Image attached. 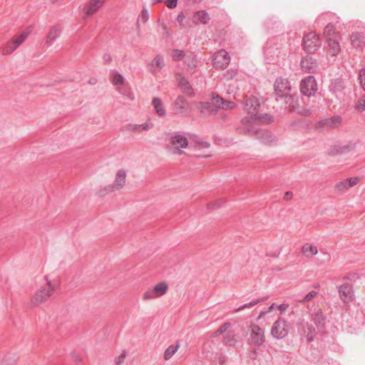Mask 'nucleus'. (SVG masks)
<instances>
[{"instance_id":"obj_45","label":"nucleus","mask_w":365,"mask_h":365,"mask_svg":"<svg viewBox=\"0 0 365 365\" xmlns=\"http://www.w3.org/2000/svg\"><path fill=\"white\" fill-rule=\"evenodd\" d=\"M225 361H226V358L223 354H222V353L217 354L215 359V362L216 364H218L219 365H224L225 363Z\"/></svg>"},{"instance_id":"obj_14","label":"nucleus","mask_w":365,"mask_h":365,"mask_svg":"<svg viewBox=\"0 0 365 365\" xmlns=\"http://www.w3.org/2000/svg\"><path fill=\"white\" fill-rule=\"evenodd\" d=\"M190 108V103L183 96H178L173 103L172 110L175 114L183 115Z\"/></svg>"},{"instance_id":"obj_40","label":"nucleus","mask_w":365,"mask_h":365,"mask_svg":"<svg viewBox=\"0 0 365 365\" xmlns=\"http://www.w3.org/2000/svg\"><path fill=\"white\" fill-rule=\"evenodd\" d=\"M112 81L114 85H117V86L123 85L124 83V78L120 73H115L113 74Z\"/></svg>"},{"instance_id":"obj_54","label":"nucleus","mask_w":365,"mask_h":365,"mask_svg":"<svg viewBox=\"0 0 365 365\" xmlns=\"http://www.w3.org/2000/svg\"><path fill=\"white\" fill-rule=\"evenodd\" d=\"M279 312H280V314H284L285 312V311L288 309L289 307V304H280L277 306Z\"/></svg>"},{"instance_id":"obj_18","label":"nucleus","mask_w":365,"mask_h":365,"mask_svg":"<svg viewBox=\"0 0 365 365\" xmlns=\"http://www.w3.org/2000/svg\"><path fill=\"white\" fill-rule=\"evenodd\" d=\"M344 88V81L340 78L332 80L329 86V91L336 96L342 93Z\"/></svg>"},{"instance_id":"obj_10","label":"nucleus","mask_w":365,"mask_h":365,"mask_svg":"<svg viewBox=\"0 0 365 365\" xmlns=\"http://www.w3.org/2000/svg\"><path fill=\"white\" fill-rule=\"evenodd\" d=\"M245 109L250 114H258L261 107L259 99L253 95H246L243 100Z\"/></svg>"},{"instance_id":"obj_49","label":"nucleus","mask_w":365,"mask_h":365,"mask_svg":"<svg viewBox=\"0 0 365 365\" xmlns=\"http://www.w3.org/2000/svg\"><path fill=\"white\" fill-rule=\"evenodd\" d=\"M317 292L316 291H311L309 293H307L304 299H302L303 302H307L310 301L313 297H314L317 295Z\"/></svg>"},{"instance_id":"obj_35","label":"nucleus","mask_w":365,"mask_h":365,"mask_svg":"<svg viewBox=\"0 0 365 365\" xmlns=\"http://www.w3.org/2000/svg\"><path fill=\"white\" fill-rule=\"evenodd\" d=\"M185 56V53L180 49H173L172 51V58L174 61L182 60Z\"/></svg>"},{"instance_id":"obj_59","label":"nucleus","mask_w":365,"mask_h":365,"mask_svg":"<svg viewBox=\"0 0 365 365\" xmlns=\"http://www.w3.org/2000/svg\"><path fill=\"white\" fill-rule=\"evenodd\" d=\"M185 18V16L184 14H182V12H181L177 17V21L181 24L183 21V19Z\"/></svg>"},{"instance_id":"obj_39","label":"nucleus","mask_w":365,"mask_h":365,"mask_svg":"<svg viewBox=\"0 0 365 365\" xmlns=\"http://www.w3.org/2000/svg\"><path fill=\"white\" fill-rule=\"evenodd\" d=\"M302 252L303 253H307V252H310L312 253V255H316L318 253V249H317V246L309 245L307 244L302 247Z\"/></svg>"},{"instance_id":"obj_52","label":"nucleus","mask_w":365,"mask_h":365,"mask_svg":"<svg viewBox=\"0 0 365 365\" xmlns=\"http://www.w3.org/2000/svg\"><path fill=\"white\" fill-rule=\"evenodd\" d=\"M309 329V333L307 335V341H311L314 339L315 336V330L314 329H312V327H308Z\"/></svg>"},{"instance_id":"obj_32","label":"nucleus","mask_w":365,"mask_h":365,"mask_svg":"<svg viewBox=\"0 0 365 365\" xmlns=\"http://www.w3.org/2000/svg\"><path fill=\"white\" fill-rule=\"evenodd\" d=\"M238 74V71L235 68L227 70L223 73V79L225 81H230L235 78Z\"/></svg>"},{"instance_id":"obj_20","label":"nucleus","mask_w":365,"mask_h":365,"mask_svg":"<svg viewBox=\"0 0 365 365\" xmlns=\"http://www.w3.org/2000/svg\"><path fill=\"white\" fill-rule=\"evenodd\" d=\"M285 103L289 109L296 110L299 107V96L296 93L290 92L284 96Z\"/></svg>"},{"instance_id":"obj_4","label":"nucleus","mask_w":365,"mask_h":365,"mask_svg":"<svg viewBox=\"0 0 365 365\" xmlns=\"http://www.w3.org/2000/svg\"><path fill=\"white\" fill-rule=\"evenodd\" d=\"M320 46L321 41L316 33L311 32L304 36L302 46L307 53H314L319 48Z\"/></svg>"},{"instance_id":"obj_7","label":"nucleus","mask_w":365,"mask_h":365,"mask_svg":"<svg viewBox=\"0 0 365 365\" xmlns=\"http://www.w3.org/2000/svg\"><path fill=\"white\" fill-rule=\"evenodd\" d=\"M338 292L339 298L344 303H349L355 298L354 287L350 283L345 282L339 286Z\"/></svg>"},{"instance_id":"obj_3","label":"nucleus","mask_w":365,"mask_h":365,"mask_svg":"<svg viewBox=\"0 0 365 365\" xmlns=\"http://www.w3.org/2000/svg\"><path fill=\"white\" fill-rule=\"evenodd\" d=\"M289 329L290 324L287 321L279 318L273 323L271 334L275 339H282L288 335Z\"/></svg>"},{"instance_id":"obj_51","label":"nucleus","mask_w":365,"mask_h":365,"mask_svg":"<svg viewBox=\"0 0 365 365\" xmlns=\"http://www.w3.org/2000/svg\"><path fill=\"white\" fill-rule=\"evenodd\" d=\"M165 4L169 9H175L178 5V0H167Z\"/></svg>"},{"instance_id":"obj_41","label":"nucleus","mask_w":365,"mask_h":365,"mask_svg":"<svg viewBox=\"0 0 365 365\" xmlns=\"http://www.w3.org/2000/svg\"><path fill=\"white\" fill-rule=\"evenodd\" d=\"M211 102L215 104L218 110L220 108L221 104L225 103V100L218 95H213Z\"/></svg>"},{"instance_id":"obj_53","label":"nucleus","mask_w":365,"mask_h":365,"mask_svg":"<svg viewBox=\"0 0 365 365\" xmlns=\"http://www.w3.org/2000/svg\"><path fill=\"white\" fill-rule=\"evenodd\" d=\"M103 60L104 64L108 65V64H110L111 63L112 57H111V56L109 53H106L103 56Z\"/></svg>"},{"instance_id":"obj_28","label":"nucleus","mask_w":365,"mask_h":365,"mask_svg":"<svg viewBox=\"0 0 365 365\" xmlns=\"http://www.w3.org/2000/svg\"><path fill=\"white\" fill-rule=\"evenodd\" d=\"M168 288V284L165 282H161L157 284L153 289L158 297H161L167 292Z\"/></svg>"},{"instance_id":"obj_17","label":"nucleus","mask_w":365,"mask_h":365,"mask_svg":"<svg viewBox=\"0 0 365 365\" xmlns=\"http://www.w3.org/2000/svg\"><path fill=\"white\" fill-rule=\"evenodd\" d=\"M62 30L59 25L51 26L47 34L45 43L51 46L61 34Z\"/></svg>"},{"instance_id":"obj_12","label":"nucleus","mask_w":365,"mask_h":365,"mask_svg":"<svg viewBox=\"0 0 365 365\" xmlns=\"http://www.w3.org/2000/svg\"><path fill=\"white\" fill-rule=\"evenodd\" d=\"M29 32H22L16 39L8 42L2 48V53L7 55L15 51L27 38Z\"/></svg>"},{"instance_id":"obj_42","label":"nucleus","mask_w":365,"mask_h":365,"mask_svg":"<svg viewBox=\"0 0 365 365\" xmlns=\"http://www.w3.org/2000/svg\"><path fill=\"white\" fill-rule=\"evenodd\" d=\"M156 297H158V295L155 294V292H153V289H148L147 290L143 297V299L144 300H149V299H153Z\"/></svg>"},{"instance_id":"obj_60","label":"nucleus","mask_w":365,"mask_h":365,"mask_svg":"<svg viewBox=\"0 0 365 365\" xmlns=\"http://www.w3.org/2000/svg\"><path fill=\"white\" fill-rule=\"evenodd\" d=\"M72 357L73 358L75 361L79 362L81 361V358L80 357V356L76 355L75 354L72 355Z\"/></svg>"},{"instance_id":"obj_15","label":"nucleus","mask_w":365,"mask_h":365,"mask_svg":"<svg viewBox=\"0 0 365 365\" xmlns=\"http://www.w3.org/2000/svg\"><path fill=\"white\" fill-rule=\"evenodd\" d=\"M250 340L256 346H261L264 342V330L257 324L251 326Z\"/></svg>"},{"instance_id":"obj_43","label":"nucleus","mask_w":365,"mask_h":365,"mask_svg":"<svg viewBox=\"0 0 365 365\" xmlns=\"http://www.w3.org/2000/svg\"><path fill=\"white\" fill-rule=\"evenodd\" d=\"M359 84L360 87L365 91V68H361L359 71Z\"/></svg>"},{"instance_id":"obj_44","label":"nucleus","mask_w":365,"mask_h":365,"mask_svg":"<svg viewBox=\"0 0 365 365\" xmlns=\"http://www.w3.org/2000/svg\"><path fill=\"white\" fill-rule=\"evenodd\" d=\"M231 326V323L230 322H225L216 331H215V334L216 335H220V334H225L226 333V331L227 329Z\"/></svg>"},{"instance_id":"obj_38","label":"nucleus","mask_w":365,"mask_h":365,"mask_svg":"<svg viewBox=\"0 0 365 365\" xmlns=\"http://www.w3.org/2000/svg\"><path fill=\"white\" fill-rule=\"evenodd\" d=\"M262 300V299H257L253 300L249 303L245 304L242 305L241 307H238L237 309H236L235 312H238L242 311L246 308L252 307L255 305H256L257 304H258L259 302H260Z\"/></svg>"},{"instance_id":"obj_62","label":"nucleus","mask_w":365,"mask_h":365,"mask_svg":"<svg viewBox=\"0 0 365 365\" xmlns=\"http://www.w3.org/2000/svg\"><path fill=\"white\" fill-rule=\"evenodd\" d=\"M200 143L202 145V148H207L210 147V143H207V142H203L202 141V142H200Z\"/></svg>"},{"instance_id":"obj_64","label":"nucleus","mask_w":365,"mask_h":365,"mask_svg":"<svg viewBox=\"0 0 365 365\" xmlns=\"http://www.w3.org/2000/svg\"><path fill=\"white\" fill-rule=\"evenodd\" d=\"M63 1V0H53L52 2L53 4H59L60 3H61Z\"/></svg>"},{"instance_id":"obj_25","label":"nucleus","mask_w":365,"mask_h":365,"mask_svg":"<svg viewBox=\"0 0 365 365\" xmlns=\"http://www.w3.org/2000/svg\"><path fill=\"white\" fill-rule=\"evenodd\" d=\"M152 105L153 106L158 116L165 117L166 115L165 109L164 108L163 101L160 98L154 97L152 101Z\"/></svg>"},{"instance_id":"obj_56","label":"nucleus","mask_w":365,"mask_h":365,"mask_svg":"<svg viewBox=\"0 0 365 365\" xmlns=\"http://www.w3.org/2000/svg\"><path fill=\"white\" fill-rule=\"evenodd\" d=\"M299 113L304 116H309L312 113V110L310 109H303L299 111Z\"/></svg>"},{"instance_id":"obj_29","label":"nucleus","mask_w":365,"mask_h":365,"mask_svg":"<svg viewBox=\"0 0 365 365\" xmlns=\"http://www.w3.org/2000/svg\"><path fill=\"white\" fill-rule=\"evenodd\" d=\"M150 66L154 70L162 68L164 66L163 57L160 54L157 55L150 63Z\"/></svg>"},{"instance_id":"obj_13","label":"nucleus","mask_w":365,"mask_h":365,"mask_svg":"<svg viewBox=\"0 0 365 365\" xmlns=\"http://www.w3.org/2000/svg\"><path fill=\"white\" fill-rule=\"evenodd\" d=\"M300 66L304 71L309 74L316 73L319 71V66L317 61L309 55L302 58Z\"/></svg>"},{"instance_id":"obj_34","label":"nucleus","mask_w":365,"mask_h":365,"mask_svg":"<svg viewBox=\"0 0 365 365\" xmlns=\"http://www.w3.org/2000/svg\"><path fill=\"white\" fill-rule=\"evenodd\" d=\"M257 123H269L273 121V118L269 114H257Z\"/></svg>"},{"instance_id":"obj_55","label":"nucleus","mask_w":365,"mask_h":365,"mask_svg":"<svg viewBox=\"0 0 365 365\" xmlns=\"http://www.w3.org/2000/svg\"><path fill=\"white\" fill-rule=\"evenodd\" d=\"M232 104H233V103L231 101H225V103L221 104L220 108H222V109H227L229 108H233V106H232Z\"/></svg>"},{"instance_id":"obj_11","label":"nucleus","mask_w":365,"mask_h":365,"mask_svg":"<svg viewBox=\"0 0 365 365\" xmlns=\"http://www.w3.org/2000/svg\"><path fill=\"white\" fill-rule=\"evenodd\" d=\"M170 143L172 145L175 146L173 153L177 155H182V151L180 148H185L188 145L187 139L180 133H175L170 138Z\"/></svg>"},{"instance_id":"obj_24","label":"nucleus","mask_w":365,"mask_h":365,"mask_svg":"<svg viewBox=\"0 0 365 365\" xmlns=\"http://www.w3.org/2000/svg\"><path fill=\"white\" fill-rule=\"evenodd\" d=\"M200 112L205 114L215 115L217 113V108L212 102H203L200 104Z\"/></svg>"},{"instance_id":"obj_58","label":"nucleus","mask_w":365,"mask_h":365,"mask_svg":"<svg viewBox=\"0 0 365 365\" xmlns=\"http://www.w3.org/2000/svg\"><path fill=\"white\" fill-rule=\"evenodd\" d=\"M293 196V194L291 191H287L284 194V199L285 200H289Z\"/></svg>"},{"instance_id":"obj_9","label":"nucleus","mask_w":365,"mask_h":365,"mask_svg":"<svg viewBox=\"0 0 365 365\" xmlns=\"http://www.w3.org/2000/svg\"><path fill=\"white\" fill-rule=\"evenodd\" d=\"M340 41V36H334L333 37L328 38L325 44L327 53L331 56H338L341 51Z\"/></svg>"},{"instance_id":"obj_37","label":"nucleus","mask_w":365,"mask_h":365,"mask_svg":"<svg viewBox=\"0 0 365 365\" xmlns=\"http://www.w3.org/2000/svg\"><path fill=\"white\" fill-rule=\"evenodd\" d=\"M360 37H361V35L359 33L353 34L351 36V44L354 47H355L356 48H361V44L359 41Z\"/></svg>"},{"instance_id":"obj_16","label":"nucleus","mask_w":365,"mask_h":365,"mask_svg":"<svg viewBox=\"0 0 365 365\" xmlns=\"http://www.w3.org/2000/svg\"><path fill=\"white\" fill-rule=\"evenodd\" d=\"M106 0H90L83 8V19L93 15L103 5Z\"/></svg>"},{"instance_id":"obj_46","label":"nucleus","mask_w":365,"mask_h":365,"mask_svg":"<svg viewBox=\"0 0 365 365\" xmlns=\"http://www.w3.org/2000/svg\"><path fill=\"white\" fill-rule=\"evenodd\" d=\"M222 204H223V201H222V200L220 199V200H216L214 202L209 203L207 205V207H208V209H210V210H214V209L220 207L222 205Z\"/></svg>"},{"instance_id":"obj_33","label":"nucleus","mask_w":365,"mask_h":365,"mask_svg":"<svg viewBox=\"0 0 365 365\" xmlns=\"http://www.w3.org/2000/svg\"><path fill=\"white\" fill-rule=\"evenodd\" d=\"M354 109L360 113L365 111V95L361 96L356 101Z\"/></svg>"},{"instance_id":"obj_22","label":"nucleus","mask_w":365,"mask_h":365,"mask_svg":"<svg viewBox=\"0 0 365 365\" xmlns=\"http://www.w3.org/2000/svg\"><path fill=\"white\" fill-rule=\"evenodd\" d=\"M358 182V178H350L337 182L336 184V188L340 191L347 190L351 187L352 186L356 185Z\"/></svg>"},{"instance_id":"obj_63","label":"nucleus","mask_w":365,"mask_h":365,"mask_svg":"<svg viewBox=\"0 0 365 365\" xmlns=\"http://www.w3.org/2000/svg\"><path fill=\"white\" fill-rule=\"evenodd\" d=\"M163 26L164 31H165V34H166V36H168V31H167V26H166V25H165V24H163Z\"/></svg>"},{"instance_id":"obj_36","label":"nucleus","mask_w":365,"mask_h":365,"mask_svg":"<svg viewBox=\"0 0 365 365\" xmlns=\"http://www.w3.org/2000/svg\"><path fill=\"white\" fill-rule=\"evenodd\" d=\"M329 128H335L339 125L341 123L342 119L340 115H333L330 118H329Z\"/></svg>"},{"instance_id":"obj_21","label":"nucleus","mask_w":365,"mask_h":365,"mask_svg":"<svg viewBox=\"0 0 365 365\" xmlns=\"http://www.w3.org/2000/svg\"><path fill=\"white\" fill-rule=\"evenodd\" d=\"M178 86L181 88L184 93L190 96V97H193L195 96V92L192 87L190 84L187 79L185 77L182 76L179 79Z\"/></svg>"},{"instance_id":"obj_50","label":"nucleus","mask_w":365,"mask_h":365,"mask_svg":"<svg viewBox=\"0 0 365 365\" xmlns=\"http://www.w3.org/2000/svg\"><path fill=\"white\" fill-rule=\"evenodd\" d=\"M353 147H354L353 145H350L340 146V147H339V148L337 149L336 151L338 153H344L349 151V149L352 148Z\"/></svg>"},{"instance_id":"obj_61","label":"nucleus","mask_w":365,"mask_h":365,"mask_svg":"<svg viewBox=\"0 0 365 365\" xmlns=\"http://www.w3.org/2000/svg\"><path fill=\"white\" fill-rule=\"evenodd\" d=\"M139 128H141L142 129L147 130L149 128V126L147 123H143L139 125Z\"/></svg>"},{"instance_id":"obj_8","label":"nucleus","mask_w":365,"mask_h":365,"mask_svg":"<svg viewBox=\"0 0 365 365\" xmlns=\"http://www.w3.org/2000/svg\"><path fill=\"white\" fill-rule=\"evenodd\" d=\"M274 89L278 98H284V96L291 91L292 86L288 79L279 77L274 82Z\"/></svg>"},{"instance_id":"obj_1","label":"nucleus","mask_w":365,"mask_h":365,"mask_svg":"<svg viewBox=\"0 0 365 365\" xmlns=\"http://www.w3.org/2000/svg\"><path fill=\"white\" fill-rule=\"evenodd\" d=\"M257 115L250 114V116L244 117L241 120L242 127L237 128L240 133L248 134L250 135H257L262 142L265 143L264 136H267V132L264 130H258L253 127V124L257 123Z\"/></svg>"},{"instance_id":"obj_23","label":"nucleus","mask_w":365,"mask_h":365,"mask_svg":"<svg viewBox=\"0 0 365 365\" xmlns=\"http://www.w3.org/2000/svg\"><path fill=\"white\" fill-rule=\"evenodd\" d=\"M210 19L209 14L205 10L197 11L195 13L193 20L195 23L205 25Z\"/></svg>"},{"instance_id":"obj_57","label":"nucleus","mask_w":365,"mask_h":365,"mask_svg":"<svg viewBox=\"0 0 365 365\" xmlns=\"http://www.w3.org/2000/svg\"><path fill=\"white\" fill-rule=\"evenodd\" d=\"M142 18H143L145 21H147V20L149 19V14H148V10H146V9H143V10L142 11Z\"/></svg>"},{"instance_id":"obj_26","label":"nucleus","mask_w":365,"mask_h":365,"mask_svg":"<svg viewBox=\"0 0 365 365\" xmlns=\"http://www.w3.org/2000/svg\"><path fill=\"white\" fill-rule=\"evenodd\" d=\"M223 344L226 346H234L237 342L236 335L233 331H228L223 335Z\"/></svg>"},{"instance_id":"obj_47","label":"nucleus","mask_w":365,"mask_h":365,"mask_svg":"<svg viewBox=\"0 0 365 365\" xmlns=\"http://www.w3.org/2000/svg\"><path fill=\"white\" fill-rule=\"evenodd\" d=\"M127 352L125 350H123L122 353L116 358L115 359V365H121L125 359Z\"/></svg>"},{"instance_id":"obj_31","label":"nucleus","mask_w":365,"mask_h":365,"mask_svg":"<svg viewBox=\"0 0 365 365\" xmlns=\"http://www.w3.org/2000/svg\"><path fill=\"white\" fill-rule=\"evenodd\" d=\"M324 35L328 38L333 37L334 36H339L335 32V27L331 24H328L324 29Z\"/></svg>"},{"instance_id":"obj_48","label":"nucleus","mask_w":365,"mask_h":365,"mask_svg":"<svg viewBox=\"0 0 365 365\" xmlns=\"http://www.w3.org/2000/svg\"><path fill=\"white\" fill-rule=\"evenodd\" d=\"M329 118H324L322 120H320L318 122V127L322 128H329Z\"/></svg>"},{"instance_id":"obj_2","label":"nucleus","mask_w":365,"mask_h":365,"mask_svg":"<svg viewBox=\"0 0 365 365\" xmlns=\"http://www.w3.org/2000/svg\"><path fill=\"white\" fill-rule=\"evenodd\" d=\"M46 280V286L38 289L31 299V304L34 306H38L39 304L45 302L49 299L54 291L56 290V286L51 284V280L48 279L47 275L45 276Z\"/></svg>"},{"instance_id":"obj_19","label":"nucleus","mask_w":365,"mask_h":365,"mask_svg":"<svg viewBox=\"0 0 365 365\" xmlns=\"http://www.w3.org/2000/svg\"><path fill=\"white\" fill-rule=\"evenodd\" d=\"M126 173L124 170H120L118 171L115 175L114 182L112 185V189H120L125 183Z\"/></svg>"},{"instance_id":"obj_30","label":"nucleus","mask_w":365,"mask_h":365,"mask_svg":"<svg viewBox=\"0 0 365 365\" xmlns=\"http://www.w3.org/2000/svg\"><path fill=\"white\" fill-rule=\"evenodd\" d=\"M313 320L316 326L318 327H323L325 324L326 317L322 312H318L314 314Z\"/></svg>"},{"instance_id":"obj_27","label":"nucleus","mask_w":365,"mask_h":365,"mask_svg":"<svg viewBox=\"0 0 365 365\" xmlns=\"http://www.w3.org/2000/svg\"><path fill=\"white\" fill-rule=\"evenodd\" d=\"M180 343L176 342L175 344L170 345L165 351L163 358L165 361L169 360L178 350L180 348Z\"/></svg>"},{"instance_id":"obj_6","label":"nucleus","mask_w":365,"mask_h":365,"mask_svg":"<svg viewBox=\"0 0 365 365\" xmlns=\"http://www.w3.org/2000/svg\"><path fill=\"white\" fill-rule=\"evenodd\" d=\"M230 63V54L225 49H221L213 55L212 64L217 69L224 70Z\"/></svg>"},{"instance_id":"obj_5","label":"nucleus","mask_w":365,"mask_h":365,"mask_svg":"<svg viewBox=\"0 0 365 365\" xmlns=\"http://www.w3.org/2000/svg\"><path fill=\"white\" fill-rule=\"evenodd\" d=\"M318 87L315 78L309 76L302 79L300 83V92L308 97L313 96L317 91Z\"/></svg>"}]
</instances>
